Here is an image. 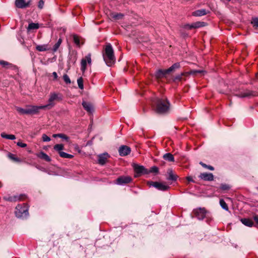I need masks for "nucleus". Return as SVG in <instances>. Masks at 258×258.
Segmentation results:
<instances>
[{
  "label": "nucleus",
  "instance_id": "f257e3e1",
  "mask_svg": "<svg viewBox=\"0 0 258 258\" xmlns=\"http://www.w3.org/2000/svg\"><path fill=\"white\" fill-rule=\"evenodd\" d=\"M153 107L158 113H167L169 109V102L166 98H155L152 100Z\"/></svg>",
  "mask_w": 258,
  "mask_h": 258
},
{
  "label": "nucleus",
  "instance_id": "f03ea898",
  "mask_svg": "<svg viewBox=\"0 0 258 258\" xmlns=\"http://www.w3.org/2000/svg\"><path fill=\"white\" fill-rule=\"evenodd\" d=\"M103 57L106 64L108 67H111L115 62V57L113 49L110 43L105 45L103 51Z\"/></svg>",
  "mask_w": 258,
  "mask_h": 258
},
{
  "label": "nucleus",
  "instance_id": "7ed1b4c3",
  "mask_svg": "<svg viewBox=\"0 0 258 258\" xmlns=\"http://www.w3.org/2000/svg\"><path fill=\"white\" fill-rule=\"evenodd\" d=\"M16 109L20 114L24 115L37 114L41 109L39 106L29 105L27 106L25 108L16 107Z\"/></svg>",
  "mask_w": 258,
  "mask_h": 258
},
{
  "label": "nucleus",
  "instance_id": "20e7f679",
  "mask_svg": "<svg viewBox=\"0 0 258 258\" xmlns=\"http://www.w3.org/2000/svg\"><path fill=\"white\" fill-rule=\"evenodd\" d=\"M15 215L17 217L24 218L28 215V207L26 204L18 205L15 209Z\"/></svg>",
  "mask_w": 258,
  "mask_h": 258
},
{
  "label": "nucleus",
  "instance_id": "39448f33",
  "mask_svg": "<svg viewBox=\"0 0 258 258\" xmlns=\"http://www.w3.org/2000/svg\"><path fill=\"white\" fill-rule=\"evenodd\" d=\"M61 98L58 97V94L55 93H51L48 99V104L45 105H40V108L41 109H49L54 106L53 102L55 100H60Z\"/></svg>",
  "mask_w": 258,
  "mask_h": 258
},
{
  "label": "nucleus",
  "instance_id": "423d86ee",
  "mask_svg": "<svg viewBox=\"0 0 258 258\" xmlns=\"http://www.w3.org/2000/svg\"><path fill=\"white\" fill-rule=\"evenodd\" d=\"M91 53L88 54L84 58H83L81 62V70L82 72H85L87 69V65L88 64L89 66L91 65Z\"/></svg>",
  "mask_w": 258,
  "mask_h": 258
},
{
  "label": "nucleus",
  "instance_id": "0eeeda50",
  "mask_svg": "<svg viewBox=\"0 0 258 258\" xmlns=\"http://www.w3.org/2000/svg\"><path fill=\"white\" fill-rule=\"evenodd\" d=\"M257 94L254 91L245 90L236 94V96L240 98L250 97L256 96Z\"/></svg>",
  "mask_w": 258,
  "mask_h": 258
},
{
  "label": "nucleus",
  "instance_id": "6e6552de",
  "mask_svg": "<svg viewBox=\"0 0 258 258\" xmlns=\"http://www.w3.org/2000/svg\"><path fill=\"white\" fill-rule=\"evenodd\" d=\"M150 186H152L160 190L165 191L169 189V186L166 184L158 182L151 181L149 183Z\"/></svg>",
  "mask_w": 258,
  "mask_h": 258
},
{
  "label": "nucleus",
  "instance_id": "1a4fd4ad",
  "mask_svg": "<svg viewBox=\"0 0 258 258\" xmlns=\"http://www.w3.org/2000/svg\"><path fill=\"white\" fill-rule=\"evenodd\" d=\"M132 178L129 176H121L116 180L115 183L118 185H123L132 181Z\"/></svg>",
  "mask_w": 258,
  "mask_h": 258
},
{
  "label": "nucleus",
  "instance_id": "9d476101",
  "mask_svg": "<svg viewBox=\"0 0 258 258\" xmlns=\"http://www.w3.org/2000/svg\"><path fill=\"white\" fill-rule=\"evenodd\" d=\"M194 213L199 220H203L206 216V210L205 208L196 209Z\"/></svg>",
  "mask_w": 258,
  "mask_h": 258
},
{
  "label": "nucleus",
  "instance_id": "9b49d317",
  "mask_svg": "<svg viewBox=\"0 0 258 258\" xmlns=\"http://www.w3.org/2000/svg\"><path fill=\"white\" fill-rule=\"evenodd\" d=\"M63 146H54V149L55 150L59 152V156L61 157L64 158H72L74 157L73 155L61 151L63 149Z\"/></svg>",
  "mask_w": 258,
  "mask_h": 258
},
{
  "label": "nucleus",
  "instance_id": "f8f14e48",
  "mask_svg": "<svg viewBox=\"0 0 258 258\" xmlns=\"http://www.w3.org/2000/svg\"><path fill=\"white\" fill-rule=\"evenodd\" d=\"M24 195H20L19 196H5L4 197V199L5 201L9 202H16L18 201H20L23 199Z\"/></svg>",
  "mask_w": 258,
  "mask_h": 258
},
{
  "label": "nucleus",
  "instance_id": "ddd939ff",
  "mask_svg": "<svg viewBox=\"0 0 258 258\" xmlns=\"http://www.w3.org/2000/svg\"><path fill=\"white\" fill-rule=\"evenodd\" d=\"M109 157V155L107 153L99 154L98 155V163L102 165H104Z\"/></svg>",
  "mask_w": 258,
  "mask_h": 258
},
{
  "label": "nucleus",
  "instance_id": "4468645a",
  "mask_svg": "<svg viewBox=\"0 0 258 258\" xmlns=\"http://www.w3.org/2000/svg\"><path fill=\"white\" fill-rule=\"evenodd\" d=\"M134 170L137 174H148L149 172L143 166L135 165L134 166Z\"/></svg>",
  "mask_w": 258,
  "mask_h": 258
},
{
  "label": "nucleus",
  "instance_id": "2eb2a0df",
  "mask_svg": "<svg viewBox=\"0 0 258 258\" xmlns=\"http://www.w3.org/2000/svg\"><path fill=\"white\" fill-rule=\"evenodd\" d=\"M118 152L119 155L121 156L127 155L131 152V149L128 146H120Z\"/></svg>",
  "mask_w": 258,
  "mask_h": 258
},
{
  "label": "nucleus",
  "instance_id": "dca6fc26",
  "mask_svg": "<svg viewBox=\"0 0 258 258\" xmlns=\"http://www.w3.org/2000/svg\"><path fill=\"white\" fill-rule=\"evenodd\" d=\"M199 177L206 181H212L214 179L213 174L211 173H202Z\"/></svg>",
  "mask_w": 258,
  "mask_h": 258
},
{
  "label": "nucleus",
  "instance_id": "f3484780",
  "mask_svg": "<svg viewBox=\"0 0 258 258\" xmlns=\"http://www.w3.org/2000/svg\"><path fill=\"white\" fill-rule=\"evenodd\" d=\"M30 1L25 3V0H16L15 2L16 6L18 8H25L28 7L30 5Z\"/></svg>",
  "mask_w": 258,
  "mask_h": 258
},
{
  "label": "nucleus",
  "instance_id": "a211bd4d",
  "mask_svg": "<svg viewBox=\"0 0 258 258\" xmlns=\"http://www.w3.org/2000/svg\"><path fill=\"white\" fill-rule=\"evenodd\" d=\"M82 105L88 113H92L93 112L94 108L91 103L86 101H83Z\"/></svg>",
  "mask_w": 258,
  "mask_h": 258
},
{
  "label": "nucleus",
  "instance_id": "6ab92c4d",
  "mask_svg": "<svg viewBox=\"0 0 258 258\" xmlns=\"http://www.w3.org/2000/svg\"><path fill=\"white\" fill-rule=\"evenodd\" d=\"M169 73L168 72H167L166 70H158L155 73V76L156 78L157 79H161L162 78L165 76L169 74Z\"/></svg>",
  "mask_w": 258,
  "mask_h": 258
},
{
  "label": "nucleus",
  "instance_id": "aec40b11",
  "mask_svg": "<svg viewBox=\"0 0 258 258\" xmlns=\"http://www.w3.org/2000/svg\"><path fill=\"white\" fill-rule=\"evenodd\" d=\"M207 14V12L205 9H201L194 11L192 12V16L196 17H200L206 15Z\"/></svg>",
  "mask_w": 258,
  "mask_h": 258
},
{
  "label": "nucleus",
  "instance_id": "412c9836",
  "mask_svg": "<svg viewBox=\"0 0 258 258\" xmlns=\"http://www.w3.org/2000/svg\"><path fill=\"white\" fill-rule=\"evenodd\" d=\"M241 223L244 225L248 227H252L253 225L252 220L248 218H242L240 219Z\"/></svg>",
  "mask_w": 258,
  "mask_h": 258
},
{
  "label": "nucleus",
  "instance_id": "4be33fe9",
  "mask_svg": "<svg viewBox=\"0 0 258 258\" xmlns=\"http://www.w3.org/2000/svg\"><path fill=\"white\" fill-rule=\"evenodd\" d=\"M37 156L41 159H43L47 162H50L51 161L50 158L45 153L43 152H41L37 154Z\"/></svg>",
  "mask_w": 258,
  "mask_h": 258
},
{
  "label": "nucleus",
  "instance_id": "5701e85b",
  "mask_svg": "<svg viewBox=\"0 0 258 258\" xmlns=\"http://www.w3.org/2000/svg\"><path fill=\"white\" fill-rule=\"evenodd\" d=\"M53 136L54 138L59 137L62 140L66 141L67 143H70V138L67 135L63 134H54Z\"/></svg>",
  "mask_w": 258,
  "mask_h": 258
},
{
  "label": "nucleus",
  "instance_id": "b1692460",
  "mask_svg": "<svg viewBox=\"0 0 258 258\" xmlns=\"http://www.w3.org/2000/svg\"><path fill=\"white\" fill-rule=\"evenodd\" d=\"M36 49L39 51H45L49 49L47 44L38 45L36 46Z\"/></svg>",
  "mask_w": 258,
  "mask_h": 258
},
{
  "label": "nucleus",
  "instance_id": "393cba45",
  "mask_svg": "<svg viewBox=\"0 0 258 258\" xmlns=\"http://www.w3.org/2000/svg\"><path fill=\"white\" fill-rule=\"evenodd\" d=\"M110 16L114 20H120L122 19L123 15L121 13H112L110 14Z\"/></svg>",
  "mask_w": 258,
  "mask_h": 258
},
{
  "label": "nucleus",
  "instance_id": "a878e982",
  "mask_svg": "<svg viewBox=\"0 0 258 258\" xmlns=\"http://www.w3.org/2000/svg\"><path fill=\"white\" fill-rule=\"evenodd\" d=\"M1 135L2 138L6 139H8V140H13L16 139V137L15 135H8V134H6L5 133H2Z\"/></svg>",
  "mask_w": 258,
  "mask_h": 258
},
{
  "label": "nucleus",
  "instance_id": "bb28decb",
  "mask_svg": "<svg viewBox=\"0 0 258 258\" xmlns=\"http://www.w3.org/2000/svg\"><path fill=\"white\" fill-rule=\"evenodd\" d=\"M205 22H197L191 24V27L194 28H198L205 26Z\"/></svg>",
  "mask_w": 258,
  "mask_h": 258
},
{
  "label": "nucleus",
  "instance_id": "cd10ccee",
  "mask_svg": "<svg viewBox=\"0 0 258 258\" xmlns=\"http://www.w3.org/2000/svg\"><path fill=\"white\" fill-rule=\"evenodd\" d=\"M180 68V64L178 62H176L174 63L172 66H171L169 68L167 69V72H168L169 73L174 70L176 69H178Z\"/></svg>",
  "mask_w": 258,
  "mask_h": 258
},
{
  "label": "nucleus",
  "instance_id": "c85d7f7f",
  "mask_svg": "<svg viewBox=\"0 0 258 258\" xmlns=\"http://www.w3.org/2000/svg\"><path fill=\"white\" fill-rule=\"evenodd\" d=\"M163 158L168 161L173 162L174 161V157L173 155L170 153H166L163 155Z\"/></svg>",
  "mask_w": 258,
  "mask_h": 258
},
{
  "label": "nucleus",
  "instance_id": "c756f323",
  "mask_svg": "<svg viewBox=\"0 0 258 258\" xmlns=\"http://www.w3.org/2000/svg\"><path fill=\"white\" fill-rule=\"evenodd\" d=\"M39 27V24L38 23H31L29 24L28 27V30H33V29H37Z\"/></svg>",
  "mask_w": 258,
  "mask_h": 258
},
{
  "label": "nucleus",
  "instance_id": "7c9ffc66",
  "mask_svg": "<svg viewBox=\"0 0 258 258\" xmlns=\"http://www.w3.org/2000/svg\"><path fill=\"white\" fill-rule=\"evenodd\" d=\"M169 177L167 178L168 180L175 181L177 179V176L174 175L172 170L168 172Z\"/></svg>",
  "mask_w": 258,
  "mask_h": 258
},
{
  "label": "nucleus",
  "instance_id": "2f4dec72",
  "mask_svg": "<svg viewBox=\"0 0 258 258\" xmlns=\"http://www.w3.org/2000/svg\"><path fill=\"white\" fill-rule=\"evenodd\" d=\"M62 42V40L61 38H59L57 42L54 44V45L53 47L52 50L53 52H56L58 48L59 47L61 43Z\"/></svg>",
  "mask_w": 258,
  "mask_h": 258
},
{
  "label": "nucleus",
  "instance_id": "473e14b6",
  "mask_svg": "<svg viewBox=\"0 0 258 258\" xmlns=\"http://www.w3.org/2000/svg\"><path fill=\"white\" fill-rule=\"evenodd\" d=\"M220 205L221 207L225 210L228 211L229 210L227 204L223 199H220Z\"/></svg>",
  "mask_w": 258,
  "mask_h": 258
},
{
  "label": "nucleus",
  "instance_id": "72a5a7b5",
  "mask_svg": "<svg viewBox=\"0 0 258 258\" xmlns=\"http://www.w3.org/2000/svg\"><path fill=\"white\" fill-rule=\"evenodd\" d=\"M77 83L78 85V87L81 89H83L84 86H83V80L82 77L79 78L77 80Z\"/></svg>",
  "mask_w": 258,
  "mask_h": 258
},
{
  "label": "nucleus",
  "instance_id": "f704fd0d",
  "mask_svg": "<svg viewBox=\"0 0 258 258\" xmlns=\"http://www.w3.org/2000/svg\"><path fill=\"white\" fill-rule=\"evenodd\" d=\"M230 186L227 184H221L220 188L223 190H228L230 189Z\"/></svg>",
  "mask_w": 258,
  "mask_h": 258
},
{
  "label": "nucleus",
  "instance_id": "c9c22d12",
  "mask_svg": "<svg viewBox=\"0 0 258 258\" xmlns=\"http://www.w3.org/2000/svg\"><path fill=\"white\" fill-rule=\"evenodd\" d=\"M204 72L203 70H192L188 73H185V74H190V75H196L197 73H202Z\"/></svg>",
  "mask_w": 258,
  "mask_h": 258
},
{
  "label": "nucleus",
  "instance_id": "e433bc0d",
  "mask_svg": "<svg viewBox=\"0 0 258 258\" xmlns=\"http://www.w3.org/2000/svg\"><path fill=\"white\" fill-rule=\"evenodd\" d=\"M251 24L253 25V27L258 28V18H253L251 21Z\"/></svg>",
  "mask_w": 258,
  "mask_h": 258
},
{
  "label": "nucleus",
  "instance_id": "4c0bfd02",
  "mask_svg": "<svg viewBox=\"0 0 258 258\" xmlns=\"http://www.w3.org/2000/svg\"><path fill=\"white\" fill-rule=\"evenodd\" d=\"M74 41L75 43L77 45L80 46V38L77 35H74Z\"/></svg>",
  "mask_w": 258,
  "mask_h": 258
},
{
  "label": "nucleus",
  "instance_id": "58836bf2",
  "mask_svg": "<svg viewBox=\"0 0 258 258\" xmlns=\"http://www.w3.org/2000/svg\"><path fill=\"white\" fill-rule=\"evenodd\" d=\"M63 79L67 84H70L71 83V80L69 76L67 74H64L63 76Z\"/></svg>",
  "mask_w": 258,
  "mask_h": 258
},
{
  "label": "nucleus",
  "instance_id": "ea45409f",
  "mask_svg": "<svg viewBox=\"0 0 258 258\" xmlns=\"http://www.w3.org/2000/svg\"><path fill=\"white\" fill-rule=\"evenodd\" d=\"M8 157L10 159L14 160V161L18 162L19 161V159L16 157H15V155L11 153L8 154Z\"/></svg>",
  "mask_w": 258,
  "mask_h": 258
},
{
  "label": "nucleus",
  "instance_id": "a19ab883",
  "mask_svg": "<svg viewBox=\"0 0 258 258\" xmlns=\"http://www.w3.org/2000/svg\"><path fill=\"white\" fill-rule=\"evenodd\" d=\"M186 75L185 73H181L180 75H177L175 77L174 79V81H180L182 79V77L183 75Z\"/></svg>",
  "mask_w": 258,
  "mask_h": 258
},
{
  "label": "nucleus",
  "instance_id": "79ce46f5",
  "mask_svg": "<svg viewBox=\"0 0 258 258\" xmlns=\"http://www.w3.org/2000/svg\"><path fill=\"white\" fill-rule=\"evenodd\" d=\"M42 139L43 142H49L50 141V138L45 134L42 135Z\"/></svg>",
  "mask_w": 258,
  "mask_h": 258
},
{
  "label": "nucleus",
  "instance_id": "37998d69",
  "mask_svg": "<svg viewBox=\"0 0 258 258\" xmlns=\"http://www.w3.org/2000/svg\"><path fill=\"white\" fill-rule=\"evenodd\" d=\"M158 171V168L156 166H153L150 168V170L149 172H154V173H157Z\"/></svg>",
  "mask_w": 258,
  "mask_h": 258
},
{
  "label": "nucleus",
  "instance_id": "c03bdc74",
  "mask_svg": "<svg viewBox=\"0 0 258 258\" xmlns=\"http://www.w3.org/2000/svg\"><path fill=\"white\" fill-rule=\"evenodd\" d=\"M44 2L43 0H40L38 2V7L42 9L43 8Z\"/></svg>",
  "mask_w": 258,
  "mask_h": 258
},
{
  "label": "nucleus",
  "instance_id": "a18cd8bd",
  "mask_svg": "<svg viewBox=\"0 0 258 258\" xmlns=\"http://www.w3.org/2000/svg\"><path fill=\"white\" fill-rule=\"evenodd\" d=\"M0 64L3 67H5L8 65L12 66V64H10L8 62L2 60H0Z\"/></svg>",
  "mask_w": 258,
  "mask_h": 258
},
{
  "label": "nucleus",
  "instance_id": "49530a36",
  "mask_svg": "<svg viewBox=\"0 0 258 258\" xmlns=\"http://www.w3.org/2000/svg\"><path fill=\"white\" fill-rule=\"evenodd\" d=\"M52 76L54 78V80H56L58 78L57 74L56 72H54L52 73Z\"/></svg>",
  "mask_w": 258,
  "mask_h": 258
},
{
  "label": "nucleus",
  "instance_id": "de8ad7c7",
  "mask_svg": "<svg viewBox=\"0 0 258 258\" xmlns=\"http://www.w3.org/2000/svg\"><path fill=\"white\" fill-rule=\"evenodd\" d=\"M186 179L188 181H190V182H194V180L192 179V177L191 176H187L186 177Z\"/></svg>",
  "mask_w": 258,
  "mask_h": 258
},
{
  "label": "nucleus",
  "instance_id": "09e8293b",
  "mask_svg": "<svg viewBox=\"0 0 258 258\" xmlns=\"http://www.w3.org/2000/svg\"><path fill=\"white\" fill-rule=\"evenodd\" d=\"M185 28H188L189 29H192L193 28H191V24H186L185 25V27H184Z\"/></svg>",
  "mask_w": 258,
  "mask_h": 258
},
{
  "label": "nucleus",
  "instance_id": "8fccbe9b",
  "mask_svg": "<svg viewBox=\"0 0 258 258\" xmlns=\"http://www.w3.org/2000/svg\"><path fill=\"white\" fill-rule=\"evenodd\" d=\"M200 164L204 168H207V165H206V164L203 163L202 162H200Z\"/></svg>",
  "mask_w": 258,
  "mask_h": 258
},
{
  "label": "nucleus",
  "instance_id": "3c124183",
  "mask_svg": "<svg viewBox=\"0 0 258 258\" xmlns=\"http://www.w3.org/2000/svg\"><path fill=\"white\" fill-rule=\"evenodd\" d=\"M207 168L210 170H214V167L210 165H208Z\"/></svg>",
  "mask_w": 258,
  "mask_h": 258
},
{
  "label": "nucleus",
  "instance_id": "603ef678",
  "mask_svg": "<svg viewBox=\"0 0 258 258\" xmlns=\"http://www.w3.org/2000/svg\"><path fill=\"white\" fill-rule=\"evenodd\" d=\"M16 145H27L25 143H22L21 141H19L17 143Z\"/></svg>",
  "mask_w": 258,
  "mask_h": 258
},
{
  "label": "nucleus",
  "instance_id": "864d4df0",
  "mask_svg": "<svg viewBox=\"0 0 258 258\" xmlns=\"http://www.w3.org/2000/svg\"><path fill=\"white\" fill-rule=\"evenodd\" d=\"M254 220L258 224V215L255 216L254 217Z\"/></svg>",
  "mask_w": 258,
  "mask_h": 258
},
{
  "label": "nucleus",
  "instance_id": "5fc2aeb1",
  "mask_svg": "<svg viewBox=\"0 0 258 258\" xmlns=\"http://www.w3.org/2000/svg\"><path fill=\"white\" fill-rule=\"evenodd\" d=\"M168 142H169L168 143H167V142L165 143L166 145L169 144V145H172V143L171 142V141H168Z\"/></svg>",
  "mask_w": 258,
  "mask_h": 258
},
{
  "label": "nucleus",
  "instance_id": "6e6d98bb",
  "mask_svg": "<svg viewBox=\"0 0 258 258\" xmlns=\"http://www.w3.org/2000/svg\"><path fill=\"white\" fill-rule=\"evenodd\" d=\"M56 145L58 146V145H62V144H56Z\"/></svg>",
  "mask_w": 258,
  "mask_h": 258
},
{
  "label": "nucleus",
  "instance_id": "4d7b16f0",
  "mask_svg": "<svg viewBox=\"0 0 258 258\" xmlns=\"http://www.w3.org/2000/svg\"><path fill=\"white\" fill-rule=\"evenodd\" d=\"M257 190H258V187L257 188Z\"/></svg>",
  "mask_w": 258,
  "mask_h": 258
}]
</instances>
